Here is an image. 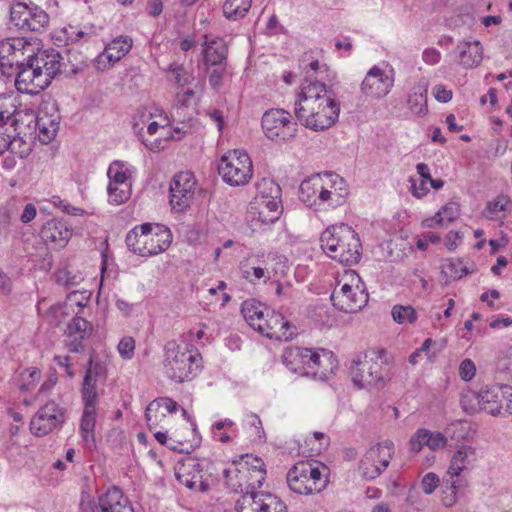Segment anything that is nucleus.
Returning <instances> with one entry per match:
<instances>
[{"label": "nucleus", "instance_id": "nucleus-6", "mask_svg": "<svg viewBox=\"0 0 512 512\" xmlns=\"http://www.w3.org/2000/svg\"><path fill=\"white\" fill-rule=\"evenodd\" d=\"M340 104L332 95L321 102L308 106L305 111L295 112L304 126L314 131H323L333 126L338 120Z\"/></svg>", "mask_w": 512, "mask_h": 512}, {"label": "nucleus", "instance_id": "nucleus-21", "mask_svg": "<svg viewBox=\"0 0 512 512\" xmlns=\"http://www.w3.org/2000/svg\"><path fill=\"white\" fill-rule=\"evenodd\" d=\"M93 331V326L86 319L75 316L67 326L66 348L69 352L78 353L83 350L82 341L88 338Z\"/></svg>", "mask_w": 512, "mask_h": 512}, {"label": "nucleus", "instance_id": "nucleus-60", "mask_svg": "<svg viewBox=\"0 0 512 512\" xmlns=\"http://www.w3.org/2000/svg\"><path fill=\"white\" fill-rule=\"evenodd\" d=\"M439 213L444 217V222H452L459 215V205L455 202H450L443 206Z\"/></svg>", "mask_w": 512, "mask_h": 512}, {"label": "nucleus", "instance_id": "nucleus-34", "mask_svg": "<svg viewBox=\"0 0 512 512\" xmlns=\"http://www.w3.org/2000/svg\"><path fill=\"white\" fill-rule=\"evenodd\" d=\"M203 44V56L206 64L213 66L225 65L223 62L226 59L227 48L220 38L208 39L205 36Z\"/></svg>", "mask_w": 512, "mask_h": 512}, {"label": "nucleus", "instance_id": "nucleus-46", "mask_svg": "<svg viewBox=\"0 0 512 512\" xmlns=\"http://www.w3.org/2000/svg\"><path fill=\"white\" fill-rule=\"evenodd\" d=\"M462 409L468 414H475L482 409V401H480V392L472 390L462 394L460 399Z\"/></svg>", "mask_w": 512, "mask_h": 512}, {"label": "nucleus", "instance_id": "nucleus-42", "mask_svg": "<svg viewBox=\"0 0 512 512\" xmlns=\"http://www.w3.org/2000/svg\"><path fill=\"white\" fill-rule=\"evenodd\" d=\"M301 347H287L281 355L282 363L293 373L304 375L301 366Z\"/></svg>", "mask_w": 512, "mask_h": 512}, {"label": "nucleus", "instance_id": "nucleus-16", "mask_svg": "<svg viewBox=\"0 0 512 512\" xmlns=\"http://www.w3.org/2000/svg\"><path fill=\"white\" fill-rule=\"evenodd\" d=\"M280 188L272 181H264L258 187L257 201L259 205L258 220L266 225L277 221L282 213L278 194Z\"/></svg>", "mask_w": 512, "mask_h": 512}, {"label": "nucleus", "instance_id": "nucleus-44", "mask_svg": "<svg viewBox=\"0 0 512 512\" xmlns=\"http://www.w3.org/2000/svg\"><path fill=\"white\" fill-rule=\"evenodd\" d=\"M322 176V182H323V188L327 190L334 191L338 194L341 193L342 196L347 197L348 195V188L346 185V181L344 178L340 177L337 174L331 173V172H325L321 174Z\"/></svg>", "mask_w": 512, "mask_h": 512}, {"label": "nucleus", "instance_id": "nucleus-15", "mask_svg": "<svg viewBox=\"0 0 512 512\" xmlns=\"http://www.w3.org/2000/svg\"><path fill=\"white\" fill-rule=\"evenodd\" d=\"M483 411L496 415L512 413V387L494 384L480 390Z\"/></svg>", "mask_w": 512, "mask_h": 512}, {"label": "nucleus", "instance_id": "nucleus-35", "mask_svg": "<svg viewBox=\"0 0 512 512\" xmlns=\"http://www.w3.org/2000/svg\"><path fill=\"white\" fill-rule=\"evenodd\" d=\"M133 41L128 36H120L108 43L99 56L100 59H107L110 64L121 60L131 49Z\"/></svg>", "mask_w": 512, "mask_h": 512}, {"label": "nucleus", "instance_id": "nucleus-12", "mask_svg": "<svg viewBox=\"0 0 512 512\" xmlns=\"http://www.w3.org/2000/svg\"><path fill=\"white\" fill-rule=\"evenodd\" d=\"M198 191L197 182L192 172L183 171L176 174L170 183V205L175 212H184L193 203Z\"/></svg>", "mask_w": 512, "mask_h": 512}, {"label": "nucleus", "instance_id": "nucleus-53", "mask_svg": "<svg viewBox=\"0 0 512 512\" xmlns=\"http://www.w3.org/2000/svg\"><path fill=\"white\" fill-rule=\"evenodd\" d=\"M263 497V512H287L286 504L276 495L267 492Z\"/></svg>", "mask_w": 512, "mask_h": 512}, {"label": "nucleus", "instance_id": "nucleus-30", "mask_svg": "<svg viewBox=\"0 0 512 512\" xmlns=\"http://www.w3.org/2000/svg\"><path fill=\"white\" fill-rule=\"evenodd\" d=\"M455 53L459 64L466 69L477 67L483 59V49L477 40L460 42Z\"/></svg>", "mask_w": 512, "mask_h": 512}, {"label": "nucleus", "instance_id": "nucleus-10", "mask_svg": "<svg viewBox=\"0 0 512 512\" xmlns=\"http://www.w3.org/2000/svg\"><path fill=\"white\" fill-rule=\"evenodd\" d=\"M357 284L344 283L340 288H335L331 294L333 306L346 313H356L362 310L368 303V293L358 276L353 277Z\"/></svg>", "mask_w": 512, "mask_h": 512}, {"label": "nucleus", "instance_id": "nucleus-24", "mask_svg": "<svg viewBox=\"0 0 512 512\" xmlns=\"http://www.w3.org/2000/svg\"><path fill=\"white\" fill-rule=\"evenodd\" d=\"M40 235L46 244L60 249L66 246L72 233L64 221L52 219L43 225Z\"/></svg>", "mask_w": 512, "mask_h": 512}, {"label": "nucleus", "instance_id": "nucleus-31", "mask_svg": "<svg viewBox=\"0 0 512 512\" xmlns=\"http://www.w3.org/2000/svg\"><path fill=\"white\" fill-rule=\"evenodd\" d=\"M476 459L475 448L469 445H462L451 458L450 466L447 471L448 475L451 478L458 477L462 471L473 465Z\"/></svg>", "mask_w": 512, "mask_h": 512}, {"label": "nucleus", "instance_id": "nucleus-32", "mask_svg": "<svg viewBox=\"0 0 512 512\" xmlns=\"http://www.w3.org/2000/svg\"><path fill=\"white\" fill-rule=\"evenodd\" d=\"M23 38H8L0 42V70L6 65L12 67L18 65V54L23 55L22 49L25 46Z\"/></svg>", "mask_w": 512, "mask_h": 512}, {"label": "nucleus", "instance_id": "nucleus-13", "mask_svg": "<svg viewBox=\"0 0 512 512\" xmlns=\"http://www.w3.org/2000/svg\"><path fill=\"white\" fill-rule=\"evenodd\" d=\"M10 21L21 31L38 32L48 24L49 17L36 5L17 2L10 8Z\"/></svg>", "mask_w": 512, "mask_h": 512}, {"label": "nucleus", "instance_id": "nucleus-55", "mask_svg": "<svg viewBox=\"0 0 512 512\" xmlns=\"http://www.w3.org/2000/svg\"><path fill=\"white\" fill-rule=\"evenodd\" d=\"M135 340L132 337H123L118 344V352L124 360H130L134 356Z\"/></svg>", "mask_w": 512, "mask_h": 512}, {"label": "nucleus", "instance_id": "nucleus-26", "mask_svg": "<svg viewBox=\"0 0 512 512\" xmlns=\"http://www.w3.org/2000/svg\"><path fill=\"white\" fill-rule=\"evenodd\" d=\"M177 409V402L169 397H160L153 400L145 410V418L149 428L157 427L167 414L175 413Z\"/></svg>", "mask_w": 512, "mask_h": 512}, {"label": "nucleus", "instance_id": "nucleus-29", "mask_svg": "<svg viewBox=\"0 0 512 512\" xmlns=\"http://www.w3.org/2000/svg\"><path fill=\"white\" fill-rule=\"evenodd\" d=\"M103 370L104 368L100 363H94L93 360L90 359L81 390L84 405H97L98 394L96 384L98 376L102 374Z\"/></svg>", "mask_w": 512, "mask_h": 512}, {"label": "nucleus", "instance_id": "nucleus-1", "mask_svg": "<svg viewBox=\"0 0 512 512\" xmlns=\"http://www.w3.org/2000/svg\"><path fill=\"white\" fill-rule=\"evenodd\" d=\"M162 365L167 378L183 383L191 381L200 372L202 356L193 345L172 339L164 344Z\"/></svg>", "mask_w": 512, "mask_h": 512}, {"label": "nucleus", "instance_id": "nucleus-8", "mask_svg": "<svg viewBox=\"0 0 512 512\" xmlns=\"http://www.w3.org/2000/svg\"><path fill=\"white\" fill-rule=\"evenodd\" d=\"M218 171L227 184L245 185L253 175L252 161L245 151L233 150L222 156Z\"/></svg>", "mask_w": 512, "mask_h": 512}, {"label": "nucleus", "instance_id": "nucleus-52", "mask_svg": "<svg viewBox=\"0 0 512 512\" xmlns=\"http://www.w3.org/2000/svg\"><path fill=\"white\" fill-rule=\"evenodd\" d=\"M41 378V372L38 368L33 367L24 370L20 374L19 387L22 391H28L36 386Z\"/></svg>", "mask_w": 512, "mask_h": 512}, {"label": "nucleus", "instance_id": "nucleus-51", "mask_svg": "<svg viewBox=\"0 0 512 512\" xmlns=\"http://www.w3.org/2000/svg\"><path fill=\"white\" fill-rule=\"evenodd\" d=\"M107 175L110 180L109 184H130L126 171L124 170V164L119 161L110 164Z\"/></svg>", "mask_w": 512, "mask_h": 512}, {"label": "nucleus", "instance_id": "nucleus-63", "mask_svg": "<svg viewBox=\"0 0 512 512\" xmlns=\"http://www.w3.org/2000/svg\"><path fill=\"white\" fill-rule=\"evenodd\" d=\"M434 344L433 340L431 338H427L422 346L415 350L410 356H409V362L412 365H416L418 363V358L422 355V353H426L428 359H431V356L429 355V348L430 346Z\"/></svg>", "mask_w": 512, "mask_h": 512}, {"label": "nucleus", "instance_id": "nucleus-58", "mask_svg": "<svg viewBox=\"0 0 512 512\" xmlns=\"http://www.w3.org/2000/svg\"><path fill=\"white\" fill-rule=\"evenodd\" d=\"M441 240L440 235L434 233V232H427L422 234L416 242V246L419 250H426L430 243L437 244Z\"/></svg>", "mask_w": 512, "mask_h": 512}, {"label": "nucleus", "instance_id": "nucleus-20", "mask_svg": "<svg viewBox=\"0 0 512 512\" xmlns=\"http://www.w3.org/2000/svg\"><path fill=\"white\" fill-rule=\"evenodd\" d=\"M257 332L270 339L287 341L295 334V327L282 314L267 311L264 322L257 326Z\"/></svg>", "mask_w": 512, "mask_h": 512}, {"label": "nucleus", "instance_id": "nucleus-37", "mask_svg": "<svg viewBox=\"0 0 512 512\" xmlns=\"http://www.w3.org/2000/svg\"><path fill=\"white\" fill-rule=\"evenodd\" d=\"M97 405H84L80 433L84 442L88 445L95 444V425L97 417Z\"/></svg>", "mask_w": 512, "mask_h": 512}, {"label": "nucleus", "instance_id": "nucleus-9", "mask_svg": "<svg viewBox=\"0 0 512 512\" xmlns=\"http://www.w3.org/2000/svg\"><path fill=\"white\" fill-rule=\"evenodd\" d=\"M266 137L276 142H289L296 137L298 125L291 114L283 109L267 110L261 119Z\"/></svg>", "mask_w": 512, "mask_h": 512}, {"label": "nucleus", "instance_id": "nucleus-25", "mask_svg": "<svg viewBox=\"0 0 512 512\" xmlns=\"http://www.w3.org/2000/svg\"><path fill=\"white\" fill-rule=\"evenodd\" d=\"M200 463L191 460L182 464L176 471V478L182 485L191 490L206 492L209 485L202 480Z\"/></svg>", "mask_w": 512, "mask_h": 512}, {"label": "nucleus", "instance_id": "nucleus-45", "mask_svg": "<svg viewBox=\"0 0 512 512\" xmlns=\"http://www.w3.org/2000/svg\"><path fill=\"white\" fill-rule=\"evenodd\" d=\"M55 279L58 284L64 285L66 288L78 286L84 279L80 272H74L69 268L59 269L55 273Z\"/></svg>", "mask_w": 512, "mask_h": 512}, {"label": "nucleus", "instance_id": "nucleus-62", "mask_svg": "<svg viewBox=\"0 0 512 512\" xmlns=\"http://www.w3.org/2000/svg\"><path fill=\"white\" fill-rule=\"evenodd\" d=\"M449 269L450 275L454 279H460L464 275L468 274V269L463 266L462 262L460 260H451L447 266Z\"/></svg>", "mask_w": 512, "mask_h": 512}, {"label": "nucleus", "instance_id": "nucleus-33", "mask_svg": "<svg viewBox=\"0 0 512 512\" xmlns=\"http://www.w3.org/2000/svg\"><path fill=\"white\" fill-rule=\"evenodd\" d=\"M323 189L321 174H316L304 180L299 187L300 199L309 207L319 209V194Z\"/></svg>", "mask_w": 512, "mask_h": 512}, {"label": "nucleus", "instance_id": "nucleus-48", "mask_svg": "<svg viewBox=\"0 0 512 512\" xmlns=\"http://www.w3.org/2000/svg\"><path fill=\"white\" fill-rule=\"evenodd\" d=\"M131 195V184H109L108 196L109 201L115 204L124 203Z\"/></svg>", "mask_w": 512, "mask_h": 512}, {"label": "nucleus", "instance_id": "nucleus-50", "mask_svg": "<svg viewBox=\"0 0 512 512\" xmlns=\"http://www.w3.org/2000/svg\"><path fill=\"white\" fill-rule=\"evenodd\" d=\"M391 313L394 321L399 324L413 323L417 318L415 309L410 305H395Z\"/></svg>", "mask_w": 512, "mask_h": 512}, {"label": "nucleus", "instance_id": "nucleus-27", "mask_svg": "<svg viewBox=\"0 0 512 512\" xmlns=\"http://www.w3.org/2000/svg\"><path fill=\"white\" fill-rule=\"evenodd\" d=\"M101 512H134L129 499L118 487H112L99 497Z\"/></svg>", "mask_w": 512, "mask_h": 512}, {"label": "nucleus", "instance_id": "nucleus-36", "mask_svg": "<svg viewBox=\"0 0 512 512\" xmlns=\"http://www.w3.org/2000/svg\"><path fill=\"white\" fill-rule=\"evenodd\" d=\"M267 311L270 310L255 299H248L241 305V313L245 321L255 331H257V326L264 322Z\"/></svg>", "mask_w": 512, "mask_h": 512}, {"label": "nucleus", "instance_id": "nucleus-57", "mask_svg": "<svg viewBox=\"0 0 512 512\" xmlns=\"http://www.w3.org/2000/svg\"><path fill=\"white\" fill-rule=\"evenodd\" d=\"M446 489L443 491L442 502L446 507H451L456 502V490L458 488V480H451L448 485L446 481Z\"/></svg>", "mask_w": 512, "mask_h": 512}, {"label": "nucleus", "instance_id": "nucleus-7", "mask_svg": "<svg viewBox=\"0 0 512 512\" xmlns=\"http://www.w3.org/2000/svg\"><path fill=\"white\" fill-rule=\"evenodd\" d=\"M381 355L376 351L359 355L351 364V377L358 388L377 386L385 376V367Z\"/></svg>", "mask_w": 512, "mask_h": 512}, {"label": "nucleus", "instance_id": "nucleus-43", "mask_svg": "<svg viewBox=\"0 0 512 512\" xmlns=\"http://www.w3.org/2000/svg\"><path fill=\"white\" fill-rule=\"evenodd\" d=\"M511 201L507 196L499 195L495 199L487 202L482 214L489 220H494L498 217L500 212H506Z\"/></svg>", "mask_w": 512, "mask_h": 512}, {"label": "nucleus", "instance_id": "nucleus-22", "mask_svg": "<svg viewBox=\"0 0 512 512\" xmlns=\"http://www.w3.org/2000/svg\"><path fill=\"white\" fill-rule=\"evenodd\" d=\"M332 95H334L333 91L328 89L324 83L310 81L307 84H304L301 88L299 99L295 103V112L305 111L308 106L319 103L321 100Z\"/></svg>", "mask_w": 512, "mask_h": 512}, {"label": "nucleus", "instance_id": "nucleus-40", "mask_svg": "<svg viewBox=\"0 0 512 512\" xmlns=\"http://www.w3.org/2000/svg\"><path fill=\"white\" fill-rule=\"evenodd\" d=\"M252 6V0H225L223 3L224 16L232 21L244 18Z\"/></svg>", "mask_w": 512, "mask_h": 512}, {"label": "nucleus", "instance_id": "nucleus-14", "mask_svg": "<svg viewBox=\"0 0 512 512\" xmlns=\"http://www.w3.org/2000/svg\"><path fill=\"white\" fill-rule=\"evenodd\" d=\"M65 422V409L54 401L44 404L30 421L33 435L43 437L60 429Z\"/></svg>", "mask_w": 512, "mask_h": 512}, {"label": "nucleus", "instance_id": "nucleus-23", "mask_svg": "<svg viewBox=\"0 0 512 512\" xmlns=\"http://www.w3.org/2000/svg\"><path fill=\"white\" fill-rule=\"evenodd\" d=\"M35 66L42 72L44 78H48L47 86L50 85L52 79L58 74L62 73V68L65 66L62 61L63 58L60 53L55 49L45 50L38 54L32 55Z\"/></svg>", "mask_w": 512, "mask_h": 512}, {"label": "nucleus", "instance_id": "nucleus-4", "mask_svg": "<svg viewBox=\"0 0 512 512\" xmlns=\"http://www.w3.org/2000/svg\"><path fill=\"white\" fill-rule=\"evenodd\" d=\"M125 242L133 253L148 257L168 249L172 242V233L164 225L144 223L130 230Z\"/></svg>", "mask_w": 512, "mask_h": 512}, {"label": "nucleus", "instance_id": "nucleus-39", "mask_svg": "<svg viewBox=\"0 0 512 512\" xmlns=\"http://www.w3.org/2000/svg\"><path fill=\"white\" fill-rule=\"evenodd\" d=\"M267 492H252L243 494L235 505L236 512H263L264 497Z\"/></svg>", "mask_w": 512, "mask_h": 512}, {"label": "nucleus", "instance_id": "nucleus-49", "mask_svg": "<svg viewBox=\"0 0 512 512\" xmlns=\"http://www.w3.org/2000/svg\"><path fill=\"white\" fill-rule=\"evenodd\" d=\"M168 72L172 74L174 83L179 87H184L194 80L192 73L188 72L183 65L177 63H171Z\"/></svg>", "mask_w": 512, "mask_h": 512}, {"label": "nucleus", "instance_id": "nucleus-17", "mask_svg": "<svg viewBox=\"0 0 512 512\" xmlns=\"http://www.w3.org/2000/svg\"><path fill=\"white\" fill-rule=\"evenodd\" d=\"M17 68L15 86L19 92L36 95L48 87V78H44L38 66H35L32 56H29L26 63H19Z\"/></svg>", "mask_w": 512, "mask_h": 512}, {"label": "nucleus", "instance_id": "nucleus-28", "mask_svg": "<svg viewBox=\"0 0 512 512\" xmlns=\"http://www.w3.org/2000/svg\"><path fill=\"white\" fill-rule=\"evenodd\" d=\"M409 444L413 452L421 451L424 446L435 451L446 446L447 438L441 432H431L422 428L411 437Z\"/></svg>", "mask_w": 512, "mask_h": 512}, {"label": "nucleus", "instance_id": "nucleus-18", "mask_svg": "<svg viewBox=\"0 0 512 512\" xmlns=\"http://www.w3.org/2000/svg\"><path fill=\"white\" fill-rule=\"evenodd\" d=\"M61 116L54 102H45L41 105L36 117V130L39 140L50 143L60 128Z\"/></svg>", "mask_w": 512, "mask_h": 512}, {"label": "nucleus", "instance_id": "nucleus-54", "mask_svg": "<svg viewBox=\"0 0 512 512\" xmlns=\"http://www.w3.org/2000/svg\"><path fill=\"white\" fill-rule=\"evenodd\" d=\"M15 217L16 213L12 208H0V235H7L10 232Z\"/></svg>", "mask_w": 512, "mask_h": 512}, {"label": "nucleus", "instance_id": "nucleus-19", "mask_svg": "<svg viewBox=\"0 0 512 512\" xmlns=\"http://www.w3.org/2000/svg\"><path fill=\"white\" fill-rule=\"evenodd\" d=\"M393 85V73L387 74L378 66H373L361 83V92L368 97L379 99L386 96Z\"/></svg>", "mask_w": 512, "mask_h": 512}, {"label": "nucleus", "instance_id": "nucleus-47", "mask_svg": "<svg viewBox=\"0 0 512 512\" xmlns=\"http://www.w3.org/2000/svg\"><path fill=\"white\" fill-rule=\"evenodd\" d=\"M346 197L338 194L336 190L331 191L323 188L319 194V209L321 207L335 209L345 203Z\"/></svg>", "mask_w": 512, "mask_h": 512}, {"label": "nucleus", "instance_id": "nucleus-61", "mask_svg": "<svg viewBox=\"0 0 512 512\" xmlns=\"http://www.w3.org/2000/svg\"><path fill=\"white\" fill-rule=\"evenodd\" d=\"M432 94L435 99L442 103H447L452 99V90L447 89L443 84H437L433 87Z\"/></svg>", "mask_w": 512, "mask_h": 512}, {"label": "nucleus", "instance_id": "nucleus-56", "mask_svg": "<svg viewBox=\"0 0 512 512\" xmlns=\"http://www.w3.org/2000/svg\"><path fill=\"white\" fill-rule=\"evenodd\" d=\"M440 484V478L437 474L429 472L421 480V489L426 495L432 494Z\"/></svg>", "mask_w": 512, "mask_h": 512}, {"label": "nucleus", "instance_id": "nucleus-64", "mask_svg": "<svg viewBox=\"0 0 512 512\" xmlns=\"http://www.w3.org/2000/svg\"><path fill=\"white\" fill-rule=\"evenodd\" d=\"M225 65L217 66L209 75V83L213 89L218 90L222 85Z\"/></svg>", "mask_w": 512, "mask_h": 512}, {"label": "nucleus", "instance_id": "nucleus-59", "mask_svg": "<svg viewBox=\"0 0 512 512\" xmlns=\"http://www.w3.org/2000/svg\"><path fill=\"white\" fill-rule=\"evenodd\" d=\"M476 373V367L472 360L465 359L461 362L459 367V375L462 380L469 381L471 380Z\"/></svg>", "mask_w": 512, "mask_h": 512}, {"label": "nucleus", "instance_id": "nucleus-2", "mask_svg": "<svg viewBox=\"0 0 512 512\" xmlns=\"http://www.w3.org/2000/svg\"><path fill=\"white\" fill-rule=\"evenodd\" d=\"M322 250L332 259L346 265L358 263L361 242L358 234L347 224L332 225L320 237Z\"/></svg>", "mask_w": 512, "mask_h": 512}, {"label": "nucleus", "instance_id": "nucleus-11", "mask_svg": "<svg viewBox=\"0 0 512 512\" xmlns=\"http://www.w3.org/2000/svg\"><path fill=\"white\" fill-rule=\"evenodd\" d=\"M393 454L394 445L391 441L370 447L360 460L359 471L362 477L367 480L377 478L388 467Z\"/></svg>", "mask_w": 512, "mask_h": 512}, {"label": "nucleus", "instance_id": "nucleus-3", "mask_svg": "<svg viewBox=\"0 0 512 512\" xmlns=\"http://www.w3.org/2000/svg\"><path fill=\"white\" fill-rule=\"evenodd\" d=\"M225 484L236 493H249L260 488L265 481L266 470L261 458L246 455L223 470Z\"/></svg>", "mask_w": 512, "mask_h": 512}, {"label": "nucleus", "instance_id": "nucleus-41", "mask_svg": "<svg viewBox=\"0 0 512 512\" xmlns=\"http://www.w3.org/2000/svg\"><path fill=\"white\" fill-rule=\"evenodd\" d=\"M408 107L413 114L418 116H424L428 112L427 83L414 88L413 94L408 98Z\"/></svg>", "mask_w": 512, "mask_h": 512}, {"label": "nucleus", "instance_id": "nucleus-5", "mask_svg": "<svg viewBox=\"0 0 512 512\" xmlns=\"http://www.w3.org/2000/svg\"><path fill=\"white\" fill-rule=\"evenodd\" d=\"M287 484L293 492L309 495L321 492L326 487L327 479L318 466L301 461L288 471Z\"/></svg>", "mask_w": 512, "mask_h": 512}, {"label": "nucleus", "instance_id": "nucleus-38", "mask_svg": "<svg viewBox=\"0 0 512 512\" xmlns=\"http://www.w3.org/2000/svg\"><path fill=\"white\" fill-rule=\"evenodd\" d=\"M152 119V113L146 109L139 110L133 117V129L142 143L152 151H157L161 148V140L150 141L144 138L143 131Z\"/></svg>", "mask_w": 512, "mask_h": 512}]
</instances>
